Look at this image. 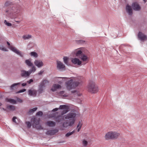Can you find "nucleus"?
<instances>
[{"mask_svg":"<svg viewBox=\"0 0 147 147\" xmlns=\"http://www.w3.org/2000/svg\"><path fill=\"white\" fill-rule=\"evenodd\" d=\"M32 120L33 121V123L36 125H38L40 121V119L39 118L36 119L34 118L33 119H32Z\"/></svg>","mask_w":147,"mask_h":147,"instance_id":"24","label":"nucleus"},{"mask_svg":"<svg viewBox=\"0 0 147 147\" xmlns=\"http://www.w3.org/2000/svg\"><path fill=\"white\" fill-rule=\"evenodd\" d=\"M30 54L31 55L33 56L34 57H38V54L37 53L35 52H31L30 53Z\"/></svg>","mask_w":147,"mask_h":147,"instance_id":"35","label":"nucleus"},{"mask_svg":"<svg viewBox=\"0 0 147 147\" xmlns=\"http://www.w3.org/2000/svg\"><path fill=\"white\" fill-rule=\"evenodd\" d=\"M138 37L141 41H144L147 38V36L141 32H139L138 34Z\"/></svg>","mask_w":147,"mask_h":147,"instance_id":"9","label":"nucleus"},{"mask_svg":"<svg viewBox=\"0 0 147 147\" xmlns=\"http://www.w3.org/2000/svg\"><path fill=\"white\" fill-rule=\"evenodd\" d=\"M43 88H42V87H40L39 86V88L38 89V91L39 92V94H40L42 92L43 90Z\"/></svg>","mask_w":147,"mask_h":147,"instance_id":"36","label":"nucleus"},{"mask_svg":"<svg viewBox=\"0 0 147 147\" xmlns=\"http://www.w3.org/2000/svg\"><path fill=\"white\" fill-rule=\"evenodd\" d=\"M64 114V110L61 113V115L56 117V114L53 113L49 115V118L54 117V119L57 122L62 123L63 126L64 127V122H63L64 120V117L63 116Z\"/></svg>","mask_w":147,"mask_h":147,"instance_id":"4","label":"nucleus"},{"mask_svg":"<svg viewBox=\"0 0 147 147\" xmlns=\"http://www.w3.org/2000/svg\"><path fill=\"white\" fill-rule=\"evenodd\" d=\"M82 125H81V122L79 121L78 122V124L77 125V128H78V131L79 132L80 131L81 127H82Z\"/></svg>","mask_w":147,"mask_h":147,"instance_id":"29","label":"nucleus"},{"mask_svg":"<svg viewBox=\"0 0 147 147\" xmlns=\"http://www.w3.org/2000/svg\"><path fill=\"white\" fill-rule=\"evenodd\" d=\"M43 114L42 112L41 111H39L37 112L36 114L37 115L42 116Z\"/></svg>","mask_w":147,"mask_h":147,"instance_id":"37","label":"nucleus"},{"mask_svg":"<svg viewBox=\"0 0 147 147\" xmlns=\"http://www.w3.org/2000/svg\"><path fill=\"white\" fill-rule=\"evenodd\" d=\"M7 44L9 46V48L13 52L19 55L21 57H23V55L21 53V52L17 49L15 47L10 45V43L8 41L7 42Z\"/></svg>","mask_w":147,"mask_h":147,"instance_id":"7","label":"nucleus"},{"mask_svg":"<svg viewBox=\"0 0 147 147\" xmlns=\"http://www.w3.org/2000/svg\"><path fill=\"white\" fill-rule=\"evenodd\" d=\"M76 57L79 58L83 53L82 51L80 49H76L74 52Z\"/></svg>","mask_w":147,"mask_h":147,"instance_id":"13","label":"nucleus"},{"mask_svg":"<svg viewBox=\"0 0 147 147\" xmlns=\"http://www.w3.org/2000/svg\"><path fill=\"white\" fill-rule=\"evenodd\" d=\"M6 100L7 102H9L11 103L16 104V101L13 99L6 98Z\"/></svg>","mask_w":147,"mask_h":147,"instance_id":"25","label":"nucleus"},{"mask_svg":"<svg viewBox=\"0 0 147 147\" xmlns=\"http://www.w3.org/2000/svg\"><path fill=\"white\" fill-rule=\"evenodd\" d=\"M32 67V68L28 70L30 74L32 72H35L36 70V68L35 66L33 65Z\"/></svg>","mask_w":147,"mask_h":147,"instance_id":"26","label":"nucleus"},{"mask_svg":"<svg viewBox=\"0 0 147 147\" xmlns=\"http://www.w3.org/2000/svg\"><path fill=\"white\" fill-rule=\"evenodd\" d=\"M71 61L74 64H77L78 65H81L82 62L79 59L77 58H74L71 59Z\"/></svg>","mask_w":147,"mask_h":147,"instance_id":"11","label":"nucleus"},{"mask_svg":"<svg viewBox=\"0 0 147 147\" xmlns=\"http://www.w3.org/2000/svg\"><path fill=\"white\" fill-rule=\"evenodd\" d=\"M49 83V82L47 80H44L40 83L39 86L44 88L45 87V84L47 83Z\"/></svg>","mask_w":147,"mask_h":147,"instance_id":"21","label":"nucleus"},{"mask_svg":"<svg viewBox=\"0 0 147 147\" xmlns=\"http://www.w3.org/2000/svg\"><path fill=\"white\" fill-rule=\"evenodd\" d=\"M59 109L58 108H55V109H53L52 110V111H57L58 109Z\"/></svg>","mask_w":147,"mask_h":147,"instance_id":"47","label":"nucleus"},{"mask_svg":"<svg viewBox=\"0 0 147 147\" xmlns=\"http://www.w3.org/2000/svg\"><path fill=\"white\" fill-rule=\"evenodd\" d=\"M131 7L133 10L136 11H138L141 9V7L138 3L136 2L132 4Z\"/></svg>","mask_w":147,"mask_h":147,"instance_id":"8","label":"nucleus"},{"mask_svg":"<svg viewBox=\"0 0 147 147\" xmlns=\"http://www.w3.org/2000/svg\"><path fill=\"white\" fill-rule=\"evenodd\" d=\"M58 109H64V105H60Z\"/></svg>","mask_w":147,"mask_h":147,"instance_id":"40","label":"nucleus"},{"mask_svg":"<svg viewBox=\"0 0 147 147\" xmlns=\"http://www.w3.org/2000/svg\"><path fill=\"white\" fill-rule=\"evenodd\" d=\"M82 144L84 146L86 147L88 144V142L85 140H83L82 141Z\"/></svg>","mask_w":147,"mask_h":147,"instance_id":"30","label":"nucleus"},{"mask_svg":"<svg viewBox=\"0 0 147 147\" xmlns=\"http://www.w3.org/2000/svg\"><path fill=\"white\" fill-rule=\"evenodd\" d=\"M144 3H145L146 2V0H143Z\"/></svg>","mask_w":147,"mask_h":147,"instance_id":"52","label":"nucleus"},{"mask_svg":"<svg viewBox=\"0 0 147 147\" xmlns=\"http://www.w3.org/2000/svg\"><path fill=\"white\" fill-rule=\"evenodd\" d=\"M3 7L6 8V15L12 19L13 18V15L19 13L21 10V6L19 4L9 1L5 3Z\"/></svg>","mask_w":147,"mask_h":147,"instance_id":"2","label":"nucleus"},{"mask_svg":"<svg viewBox=\"0 0 147 147\" xmlns=\"http://www.w3.org/2000/svg\"><path fill=\"white\" fill-rule=\"evenodd\" d=\"M20 84L21 83L20 82L13 84L11 86L10 88V90H14V88L16 89V86L18 85H20Z\"/></svg>","mask_w":147,"mask_h":147,"instance_id":"22","label":"nucleus"},{"mask_svg":"<svg viewBox=\"0 0 147 147\" xmlns=\"http://www.w3.org/2000/svg\"><path fill=\"white\" fill-rule=\"evenodd\" d=\"M88 89L89 92L93 93H96L98 92L99 89L97 85L95 83L92 81H91L88 86Z\"/></svg>","mask_w":147,"mask_h":147,"instance_id":"6","label":"nucleus"},{"mask_svg":"<svg viewBox=\"0 0 147 147\" xmlns=\"http://www.w3.org/2000/svg\"><path fill=\"white\" fill-rule=\"evenodd\" d=\"M7 109L10 110L14 111L15 110L14 106L12 105H9L7 106Z\"/></svg>","mask_w":147,"mask_h":147,"instance_id":"27","label":"nucleus"},{"mask_svg":"<svg viewBox=\"0 0 147 147\" xmlns=\"http://www.w3.org/2000/svg\"><path fill=\"white\" fill-rule=\"evenodd\" d=\"M0 109H1V110L2 109L4 111H6V109H4V108H1V107H0Z\"/></svg>","mask_w":147,"mask_h":147,"instance_id":"49","label":"nucleus"},{"mask_svg":"<svg viewBox=\"0 0 147 147\" xmlns=\"http://www.w3.org/2000/svg\"><path fill=\"white\" fill-rule=\"evenodd\" d=\"M65 97L67 96L65 94Z\"/></svg>","mask_w":147,"mask_h":147,"instance_id":"57","label":"nucleus"},{"mask_svg":"<svg viewBox=\"0 0 147 147\" xmlns=\"http://www.w3.org/2000/svg\"><path fill=\"white\" fill-rule=\"evenodd\" d=\"M30 74L28 71H27L23 70H21L20 75L22 77L26 78L27 77H28Z\"/></svg>","mask_w":147,"mask_h":147,"instance_id":"10","label":"nucleus"},{"mask_svg":"<svg viewBox=\"0 0 147 147\" xmlns=\"http://www.w3.org/2000/svg\"><path fill=\"white\" fill-rule=\"evenodd\" d=\"M58 131L59 130L58 129H55L53 130L48 131L46 132V134L51 136H53L57 133Z\"/></svg>","mask_w":147,"mask_h":147,"instance_id":"12","label":"nucleus"},{"mask_svg":"<svg viewBox=\"0 0 147 147\" xmlns=\"http://www.w3.org/2000/svg\"><path fill=\"white\" fill-rule=\"evenodd\" d=\"M69 58L65 56V64H66L68 66L70 65V64L68 63V60Z\"/></svg>","mask_w":147,"mask_h":147,"instance_id":"32","label":"nucleus"},{"mask_svg":"<svg viewBox=\"0 0 147 147\" xmlns=\"http://www.w3.org/2000/svg\"><path fill=\"white\" fill-rule=\"evenodd\" d=\"M57 68L58 69H60L64 68V65L61 61H57Z\"/></svg>","mask_w":147,"mask_h":147,"instance_id":"16","label":"nucleus"},{"mask_svg":"<svg viewBox=\"0 0 147 147\" xmlns=\"http://www.w3.org/2000/svg\"><path fill=\"white\" fill-rule=\"evenodd\" d=\"M28 94L31 96H36L37 94V91L35 90H32L31 89L28 90Z\"/></svg>","mask_w":147,"mask_h":147,"instance_id":"19","label":"nucleus"},{"mask_svg":"<svg viewBox=\"0 0 147 147\" xmlns=\"http://www.w3.org/2000/svg\"><path fill=\"white\" fill-rule=\"evenodd\" d=\"M88 58L87 56L83 53L79 58L80 59H81L83 61H86L88 59Z\"/></svg>","mask_w":147,"mask_h":147,"instance_id":"20","label":"nucleus"},{"mask_svg":"<svg viewBox=\"0 0 147 147\" xmlns=\"http://www.w3.org/2000/svg\"><path fill=\"white\" fill-rule=\"evenodd\" d=\"M16 21V22H17V23H18V24H19L20 23V21Z\"/></svg>","mask_w":147,"mask_h":147,"instance_id":"50","label":"nucleus"},{"mask_svg":"<svg viewBox=\"0 0 147 147\" xmlns=\"http://www.w3.org/2000/svg\"><path fill=\"white\" fill-rule=\"evenodd\" d=\"M37 109V107H35L32 109H30L28 111V113L29 114L33 113L34 111Z\"/></svg>","mask_w":147,"mask_h":147,"instance_id":"28","label":"nucleus"},{"mask_svg":"<svg viewBox=\"0 0 147 147\" xmlns=\"http://www.w3.org/2000/svg\"><path fill=\"white\" fill-rule=\"evenodd\" d=\"M31 37V35H26L24 36H23V38L25 40L28 39Z\"/></svg>","mask_w":147,"mask_h":147,"instance_id":"33","label":"nucleus"},{"mask_svg":"<svg viewBox=\"0 0 147 147\" xmlns=\"http://www.w3.org/2000/svg\"><path fill=\"white\" fill-rule=\"evenodd\" d=\"M61 86L59 84H55L53 85L52 88H51V90L53 92H54L57 89H59L61 88Z\"/></svg>","mask_w":147,"mask_h":147,"instance_id":"17","label":"nucleus"},{"mask_svg":"<svg viewBox=\"0 0 147 147\" xmlns=\"http://www.w3.org/2000/svg\"><path fill=\"white\" fill-rule=\"evenodd\" d=\"M63 60L64 61V56L63 57Z\"/></svg>","mask_w":147,"mask_h":147,"instance_id":"54","label":"nucleus"},{"mask_svg":"<svg viewBox=\"0 0 147 147\" xmlns=\"http://www.w3.org/2000/svg\"><path fill=\"white\" fill-rule=\"evenodd\" d=\"M44 72L43 71H40L38 73V74L39 75H41Z\"/></svg>","mask_w":147,"mask_h":147,"instance_id":"45","label":"nucleus"},{"mask_svg":"<svg viewBox=\"0 0 147 147\" xmlns=\"http://www.w3.org/2000/svg\"><path fill=\"white\" fill-rule=\"evenodd\" d=\"M5 24L8 26H11L12 25L9 22H6V23H5Z\"/></svg>","mask_w":147,"mask_h":147,"instance_id":"44","label":"nucleus"},{"mask_svg":"<svg viewBox=\"0 0 147 147\" xmlns=\"http://www.w3.org/2000/svg\"><path fill=\"white\" fill-rule=\"evenodd\" d=\"M0 50L5 51H8V49L4 47L3 46H0Z\"/></svg>","mask_w":147,"mask_h":147,"instance_id":"34","label":"nucleus"},{"mask_svg":"<svg viewBox=\"0 0 147 147\" xmlns=\"http://www.w3.org/2000/svg\"><path fill=\"white\" fill-rule=\"evenodd\" d=\"M22 86H25L26 85V83H22Z\"/></svg>","mask_w":147,"mask_h":147,"instance_id":"48","label":"nucleus"},{"mask_svg":"<svg viewBox=\"0 0 147 147\" xmlns=\"http://www.w3.org/2000/svg\"><path fill=\"white\" fill-rule=\"evenodd\" d=\"M76 91V90H74V91H72V93L75 92Z\"/></svg>","mask_w":147,"mask_h":147,"instance_id":"51","label":"nucleus"},{"mask_svg":"<svg viewBox=\"0 0 147 147\" xmlns=\"http://www.w3.org/2000/svg\"><path fill=\"white\" fill-rule=\"evenodd\" d=\"M6 22H7L6 20H5V21H4V23L5 24V23H6Z\"/></svg>","mask_w":147,"mask_h":147,"instance_id":"53","label":"nucleus"},{"mask_svg":"<svg viewBox=\"0 0 147 147\" xmlns=\"http://www.w3.org/2000/svg\"><path fill=\"white\" fill-rule=\"evenodd\" d=\"M85 42V41L82 40H80L78 41V42L80 44L84 43Z\"/></svg>","mask_w":147,"mask_h":147,"instance_id":"43","label":"nucleus"},{"mask_svg":"<svg viewBox=\"0 0 147 147\" xmlns=\"http://www.w3.org/2000/svg\"><path fill=\"white\" fill-rule=\"evenodd\" d=\"M46 124L49 127H53L55 126L56 123L54 121H47L46 123Z\"/></svg>","mask_w":147,"mask_h":147,"instance_id":"18","label":"nucleus"},{"mask_svg":"<svg viewBox=\"0 0 147 147\" xmlns=\"http://www.w3.org/2000/svg\"><path fill=\"white\" fill-rule=\"evenodd\" d=\"M73 78L75 81H74L73 79H71L68 81L66 83L67 88L69 90L74 89L76 87L78 86L81 83L80 80L76 81V79H75L76 78Z\"/></svg>","mask_w":147,"mask_h":147,"instance_id":"3","label":"nucleus"},{"mask_svg":"<svg viewBox=\"0 0 147 147\" xmlns=\"http://www.w3.org/2000/svg\"><path fill=\"white\" fill-rule=\"evenodd\" d=\"M2 105V104L0 102V106H1Z\"/></svg>","mask_w":147,"mask_h":147,"instance_id":"55","label":"nucleus"},{"mask_svg":"<svg viewBox=\"0 0 147 147\" xmlns=\"http://www.w3.org/2000/svg\"><path fill=\"white\" fill-rule=\"evenodd\" d=\"M26 64L29 67H31L33 65V64L29 59L26 60L25 61Z\"/></svg>","mask_w":147,"mask_h":147,"instance_id":"23","label":"nucleus"},{"mask_svg":"<svg viewBox=\"0 0 147 147\" xmlns=\"http://www.w3.org/2000/svg\"><path fill=\"white\" fill-rule=\"evenodd\" d=\"M26 91V89H24L19 90L17 92V93H20L23 92H25Z\"/></svg>","mask_w":147,"mask_h":147,"instance_id":"39","label":"nucleus"},{"mask_svg":"<svg viewBox=\"0 0 147 147\" xmlns=\"http://www.w3.org/2000/svg\"><path fill=\"white\" fill-rule=\"evenodd\" d=\"M119 135L120 134L116 131H109L106 134L105 136V138L107 140H114L117 139Z\"/></svg>","mask_w":147,"mask_h":147,"instance_id":"5","label":"nucleus"},{"mask_svg":"<svg viewBox=\"0 0 147 147\" xmlns=\"http://www.w3.org/2000/svg\"><path fill=\"white\" fill-rule=\"evenodd\" d=\"M17 101L20 102H22V100L20 98H18L17 99Z\"/></svg>","mask_w":147,"mask_h":147,"instance_id":"46","label":"nucleus"},{"mask_svg":"<svg viewBox=\"0 0 147 147\" xmlns=\"http://www.w3.org/2000/svg\"><path fill=\"white\" fill-rule=\"evenodd\" d=\"M34 63L38 67H41L43 65V63L40 60H36L34 61Z\"/></svg>","mask_w":147,"mask_h":147,"instance_id":"14","label":"nucleus"},{"mask_svg":"<svg viewBox=\"0 0 147 147\" xmlns=\"http://www.w3.org/2000/svg\"><path fill=\"white\" fill-rule=\"evenodd\" d=\"M40 127H41V126H40Z\"/></svg>","mask_w":147,"mask_h":147,"instance_id":"59","label":"nucleus"},{"mask_svg":"<svg viewBox=\"0 0 147 147\" xmlns=\"http://www.w3.org/2000/svg\"><path fill=\"white\" fill-rule=\"evenodd\" d=\"M33 82V80L32 79H30L29 81L27 82V83L28 84H30L31 82Z\"/></svg>","mask_w":147,"mask_h":147,"instance_id":"42","label":"nucleus"},{"mask_svg":"<svg viewBox=\"0 0 147 147\" xmlns=\"http://www.w3.org/2000/svg\"><path fill=\"white\" fill-rule=\"evenodd\" d=\"M75 132V131L73 130L71 132H69L67 133L65 135V136L67 137H68L69 136L71 135Z\"/></svg>","mask_w":147,"mask_h":147,"instance_id":"31","label":"nucleus"},{"mask_svg":"<svg viewBox=\"0 0 147 147\" xmlns=\"http://www.w3.org/2000/svg\"><path fill=\"white\" fill-rule=\"evenodd\" d=\"M126 12L128 14L130 15H131L132 14V10L131 6L129 5H127L126 7Z\"/></svg>","mask_w":147,"mask_h":147,"instance_id":"15","label":"nucleus"},{"mask_svg":"<svg viewBox=\"0 0 147 147\" xmlns=\"http://www.w3.org/2000/svg\"><path fill=\"white\" fill-rule=\"evenodd\" d=\"M65 80H66V79H67V78H66V77H65Z\"/></svg>","mask_w":147,"mask_h":147,"instance_id":"56","label":"nucleus"},{"mask_svg":"<svg viewBox=\"0 0 147 147\" xmlns=\"http://www.w3.org/2000/svg\"><path fill=\"white\" fill-rule=\"evenodd\" d=\"M17 119V117H13L12 118V121L13 122H14V123H16V119Z\"/></svg>","mask_w":147,"mask_h":147,"instance_id":"41","label":"nucleus"},{"mask_svg":"<svg viewBox=\"0 0 147 147\" xmlns=\"http://www.w3.org/2000/svg\"><path fill=\"white\" fill-rule=\"evenodd\" d=\"M79 96H80V94L79 95Z\"/></svg>","mask_w":147,"mask_h":147,"instance_id":"58","label":"nucleus"},{"mask_svg":"<svg viewBox=\"0 0 147 147\" xmlns=\"http://www.w3.org/2000/svg\"><path fill=\"white\" fill-rule=\"evenodd\" d=\"M70 111L66 115H65V128L68 126L71 127L74 124L76 117L80 116L79 113L74 109L72 105L69 104H65V114Z\"/></svg>","mask_w":147,"mask_h":147,"instance_id":"1","label":"nucleus"},{"mask_svg":"<svg viewBox=\"0 0 147 147\" xmlns=\"http://www.w3.org/2000/svg\"><path fill=\"white\" fill-rule=\"evenodd\" d=\"M26 124L27 125L28 128H30L31 126V125L30 122L29 121L26 122Z\"/></svg>","mask_w":147,"mask_h":147,"instance_id":"38","label":"nucleus"}]
</instances>
